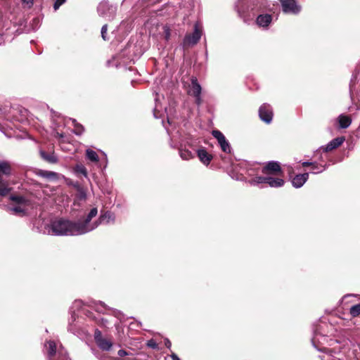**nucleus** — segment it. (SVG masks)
I'll list each match as a JSON object with an SVG mask.
<instances>
[{
  "mask_svg": "<svg viewBox=\"0 0 360 360\" xmlns=\"http://www.w3.org/2000/svg\"><path fill=\"white\" fill-rule=\"evenodd\" d=\"M76 222L64 219H58L45 228V232L54 236H78Z\"/></svg>",
  "mask_w": 360,
  "mask_h": 360,
  "instance_id": "nucleus-1",
  "label": "nucleus"
},
{
  "mask_svg": "<svg viewBox=\"0 0 360 360\" xmlns=\"http://www.w3.org/2000/svg\"><path fill=\"white\" fill-rule=\"evenodd\" d=\"M98 214L96 207L92 208L83 221L76 222V227L79 235L90 232L99 226L98 219L91 222V219Z\"/></svg>",
  "mask_w": 360,
  "mask_h": 360,
  "instance_id": "nucleus-2",
  "label": "nucleus"
},
{
  "mask_svg": "<svg viewBox=\"0 0 360 360\" xmlns=\"http://www.w3.org/2000/svg\"><path fill=\"white\" fill-rule=\"evenodd\" d=\"M45 348L50 360H70L63 346H58L53 340L47 341Z\"/></svg>",
  "mask_w": 360,
  "mask_h": 360,
  "instance_id": "nucleus-3",
  "label": "nucleus"
},
{
  "mask_svg": "<svg viewBox=\"0 0 360 360\" xmlns=\"http://www.w3.org/2000/svg\"><path fill=\"white\" fill-rule=\"evenodd\" d=\"M11 200L15 202V205L9 207L11 213L23 215L25 212L26 207L30 205V201L22 196L11 195Z\"/></svg>",
  "mask_w": 360,
  "mask_h": 360,
  "instance_id": "nucleus-4",
  "label": "nucleus"
},
{
  "mask_svg": "<svg viewBox=\"0 0 360 360\" xmlns=\"http://www.w3.org/2000/svg\"><path fill=\"white\" fill-rule=\"evenodd\" d=\"M202 35V27L200 23L196 22L194 26V31L192 34L185 36L184 39V46H193L200 40Z\"/></svg>",
  "mask_w": 360,
  "mask_h": 360,
  "instance_id": "nucleus-5",
  "label": "nucleus"
},
{
  "mask_svg": "<svg viewBox=\"0 0 360 360\" xmlns=\"http://www.w3.org/2000/svg\"><path fill=\"white\" fill-rule=\"evenodd\" d=\"M202 88L195 77H192L191 84L188 89V94L195 97L197 105H200L202 100L200 97Z\"/></svg>",
  "mask_w": 360,
  "mask_h": 360,
  "instance_id": "nucleus-6",
  "label": "nucleus"
},
{
  "mask_svg": "<svg viewBox=\"0 0 360 360\" xmlns=\"http://www.w3.org/2000/svg\"><path fill=\"white\" fill-rule=\"evenodd\" d=\"M282 4L283 11L286 13L297 14L300 11V6L295 0H280Z\"/></svg>",
  "mask_w": 360,
  "mask_h": 360,
  "instance_id": "nucleus-7",
  "label": "nucleus"
},
{
  "mask_svg": "<svg viewBox=\"0 0 360 360\" xmlns=\"http://www.w3.org/2000/svg\"><path fill=\"white\" fill-rule=\"evenodd\" d=\"M259 115L262 121L269 124L273 118V111L271 107L268 104H263L259 109Z\"/></svg>",
  "mask_w": 360,
  "mask_h": 360,
  "instance_id": "nucleus-8",
  "label": "nucleus"
},
{
  "mask_svg": "<svg viewBox=\"0 0 360 360\" xmlns=\"http://www.w3.org/2000/svg\"><path fill=\"white\" fill-rule=\"evenodd\" d=\"M212 135L215 139H217L221 150L224 152L227 153L231 152V146L221 131L218 130H214L212 131Z\"/></svg>",
  "mask_w": 360,
  "mask_h": 360,
  "instance_id": "nucleus-9",
  "label": "nucleus"
},
{
  "mask_svg": "<svg viewBox=\"0 0 360 360\" xmlns=\"http://www.w3.org/2000/svg\"><path fill=\"white\" fill-rule=\"evenodd\" d=\"M281 168L278 162L271 161L266 164L262 169V173L264 174H278L281 173Z\"/></svg>",
  "mask_w": 360,
  "mask_h": 360,
  "instance_id": "nucleus-10",
  "label": "nucleus"
},
{
  "mask_svg": "<svg viewBox=\"0 0 360 360\" xmlns=\"http://www.w3.org/2000/svg\"><path fill=\"white\" fill-rule=\"evenodd\" d=\"M309 178V173H304L296 175L292 179V184L295 188L302 187Z\"/></svg>",
  "mask_w": 360,
  "mask_h": 360,
  "instance_id": "nucleus-11",
  "label": "nucleus"
},
{
  "mask_svg": "<svg viewBox=\"0 0 360 360\" xmlns=\"http://www.w3.org/2000/svg\"><path fill=\"white\" fill-rule=\"evenodd\" d=\"M115 220V216L113 213L110 212H105L103 214H101L98 218L99 224H113Z\"/></svg>",
  "mask_w": 360,
  "mask_h": 360,
  "instance_id": "nucleus-12",
  "label": "nucleus"
},
{
  "mask_svg": "<svg viewBox=\"0 0 360 360\" xmlns=\"http://www.w3.org/2000/svg\"><path fill=\"white\" fill-rule=\"evenodd\" d=\"M344 141L345 138L342 136L334 139L326 145L323 150L326 152H328L335 148H337L343 143Z\"/></svg>",
  "mask_w": 360,
  "mask_h": 360,
  "instance_id": "nucleus-13",
  "label": "nucleus"
},
{
  "mask_svg": "<svg viewBox=\"0 0 360 360\" xmlns=\"http://www.w3.org/2000/svg\"><path fill=\"white\" fill-rule=\"evenodd\" d=\"M108 11L111 14H113L115 12V9L110 6L107 3L103 2L101 3L98 7V12L100 15L103 17H107L108 15L105 13V11ZM112 15H110L108 17L110 18Z\"/></svg>",
  "mask_w": 360,
  "mask_h": 360,
  "instance_id": "nucleus-14",
  "label": "nucleus"
},
{
  "mask_svg": "<svg viewBox=\"0 0 360 360\" xmlns=\"http://www.w3.org/2000/svg\"><path fill=\"white\" fill-rule=\"evenodd\" d=\"M198 156L200 161L206 165L210 164L212 158V155L208 154L205 149H199L198 150Z\"/></svg>",
  "mask_w": 360,
  "mask_h": 360,
  "instance_id": "nucleus-15",
  "label": "nucleus"
},
{
  "mask_svg": "<svg viewBox=\"0 0 360 360\" xmlns=\"http://www.w3.org/2000/svg\"><path fill=\"white\" fill-rule=\"evenodd\" d=\"M271 21V15H260L257 17L256 22L260 27H266Z\"/></svg>",
  "mask_w": 360,
  "mask_h": 360,
  "instance_id": "nucleus-16",
  "label": "nucleus"
},
{
  "mask_svg": "<svg viewBox=\"0 0 360 360\" xmlns=\"http://www.w3.org/2000/svg\"><path fill=\"white\" fill-rule=\"evenodd\" d=\"M266 184H268L271 187L278 188L283 186L284 181L281 178H274L267 176Z\"/></svg>",
  "mask_w": 360,
  "mask_h": 360,
  "instance_id": "nucleus-17",
  "label": "nucleus"
},
{
  "mask_svg": "<svg viewBox=\"0 0 360 360\" xmlns=\"http://www.w3.org/2000/svg\"><path fill=\"white\" fill-rule=\"evenodd\" d=\"M39 153H40L41 158L49 163H56L58 161V158H56V156L54 155L53 153H48L44 150H40Z\"/></svg>",
  "mask_w": 360,
  "mask_h": 360,
  "instance_id": "nucleus-18",
  "label": "nucleus"
},
{
  "mask_svg": "<svg viewBox=\"0 0 360 360\" xmlns=\"http://www.w3.org/2000/svg\"><path fill=\"white\" fill-rule=\"evenodd\" d=\"M338 122L340 128L346 129L352 123V120L349 116L340 115L338 117Z\"/></svg>",
  "mask_w": 360,
  "mask_h": 360,
  "instance_id": "nucleus-19",
  "label": "nucleus"
},
{
  "mask_svg": "<svg viewBox=\"0 0 360 360\" xmlns=\"http://www.w3.org/2000/svg\"><path fill=\"white\" fill-rule=\"evenodd\" d=\"M38 175L51 180H56L58 178V174L51 171L46 170H39L38 172Z\"/></svg>",
  "mask_w": 360,
  "mask_h": 360,
  "instance_id": "nucleus-20",
  "label": "nucleus"
},
{
  "mask_svg": "<svg viewBox=\"0 0 360 360\" xmlns=\"http://www.w3.org/2000/svg\"><path fill=\"white\" fill-rule=\"evenodd\" d=\"M96 344L101 349L105 351L110 350L112 345V342L110 340L105 338H102L101 340H98Z\"/></svg>",
  "mask_w": 360,
  "mask_h": 360,
  "instance_id": "nucleus-21",
  "label": "nucleus"
},
{
  "mask_svg": "<svg viewBox=\"0 0 360 360\" xmlns=\"http://www.w3.org/2000/svg\"><path fill=\"white\" fill-rule=\"evenodd\" d=\"M179 155L181 158L185 160H188L194 158V155L191 151L186 149H180Z\"/></svg>",
  "mask_w": 360,
  "mask_h": 360,
  "instance_id": "nucleus-22",
  "label": "nucleus"
},
{
  "mask_svg": "<svg viewBox=\"0 0 360 360\" xmlns=\"http://www.w3.org/2000/svg\"><path fill=\"white\" fill-rule=\"evenodd\" d=\"M86 158L89 160L94 162H97L98 161V156L94 150H93L91 149H87L86 150Z\"/></svg>",
  "mask_w": 360,
  "mask_h": 360,
  "instance_id": "nucleus-23",
  "label": "nucleus"
},
{
  "mask_svg": "<svg viewBox=\"0 0 360 360\" xmlns=\"http://www.w3.org/2000/svg\"><path fill=\"white\" fill-rule=\"evenodd\" d=\"M11 191V188L8 186L7 184L0 181V195L6 196Z\"/></svg>",
  "mask_w": 360,
  "mask_h": 360,
  "instance_id": "nucleus-24",
  "label": "nucleus"
},
{
  "mask_svg": "<svg viewBox=\"0 0 360 360\" xmlns=\"http://www.w3.org/2000/svg\"><path fill=\"white\" fill-rule=\"evenodd\" d=\"M349 314L352 317H356L360 315V304H357L351 307Z\"/></svg>",
  "mask_w": 360,
  "mask_h": 360,
  "instance_id": "nucleus-25",
  "label": "nucleus"
},
{
  "mask_svg": "<svg viewBox=\"0 0 360 360\" xmlns=\"http://www.w3.org/2000/svg\"><path fill=\"white\" fill-rule=\"evenodd\" d=\"M267 176H256L250 181L252 185L266 183Z\"/></svg>",
  "mask_w": 360,
  "mask_h": 360,
  "instance_id": "nucleus-26",
  "label": "nucleus"
},
{
  "mask_svg": "<svg viewBox=\"0 0 360 360\" xmlns=\"http://www.w3.org/2000/svg\"><path fill=\"white\" fill-rule=\"evenodd\" d=\"M311 167L312 169L314 170V172H313L314 174L321 173L326 168V166L319 165L316 162H313Z\"/></svg>",
  "mask_w": 360,
  "mask_h": 360,
  "instance_id": "nucleus-27",
  "label": "nucleus"
},
{
  "mask_svg": "<svg viewBox=\"0 0 360 360\" xmlns=\"http://www.w3.org/2000/svg\"><path fill=\"white\" fill-rule=\"evenodd\" d=\"M75 172L77 173L83 174L84 176H87L86 169L82 165H77L75 166Z\"/></svg>",
  "mask_w": 360,
  "mask_h": 360,
  "instance_id": "nucleus-28",
  "label": "nucleus"
},
{
  "mask_svg": "<svg viewBox=\"0 0 360 360\" xmlns=\"http://www.w3.org/2000/svg\"><path fill=\"white\" fill-rule=\"evenodd\" d=\"M77 198L79 200H85L86 198V192L82 188L79 189L77 194Z\"/></svg>",
  "mask_w": 360,
  "mask_h": 360,
  "instance_id": "nucleus-29",
  "label": "nucleus"
},
{
  "mask_svg": "<svg viewBox=\"0 0 360 360\" xmlns=\"http://www.w3.org/2000/svg\"><path fill=\"white\" fill-rule=\"evenodd\" d=\"M75 133L76 134L79 135V134H81L83 132L84 129H83V127L82 125H79L78 124H75Z\"/></svg>",
  "mask_w": 360,
  "mask_h": 360,
  "instance_id": "nucleus-30",
  "label": "nucleus"
},
{
  "mask_svg": "<svg viewBox=\"0 0 360 360\" xmlns=\"http://www.w3.org/2000/svg\"><path fill=\"white\" fill-rule=\"evenodd\" d=\"M94 338H95V341H96V342H98V340H101L102 338H103L102 337V335H101V331H100V330H95V333H94Z\"/></svg>",
  "mask_w": 360,
  "mask_h": 360,
  "instance_id": "nucleus-31",
  "label": "nucleus"
},
{
  "mask_svg": "<svg viewBox=\"0 0 360 360\" xmlns=\"http://www.w3.org/2000/svg\"><path fill=\"white\" fill-rule=\"evenodd\" d=\"M107 25H104L101 28V37L104 40H106V33H107Z\"/></svg>",
  "mask_w": 360,
  "mask_h": 360,
  "instance_id": "nucleus-32",
  "label": "nucleus"
},
{
  "mask_svg": "<svg viewBox=\"0 0 360 360\" xmlns=\"http://www.w3.org/2000/svg\"><path fill=\"white\" fill-rule=\"evenodd\" d=\"M163 29H164L165 37L166 40H169V39L170 37V30H169V27L167 26H165Z\"/></svg>",
  "mask_w": 360,
  "mask_h": 360,
  "instance_id": "nucleus-33",
  "label": "nucleus"
},
{
  "mask_svg": "<svg viewBox=\"0 0 360 360\" xmlns=\"http://www.w3.org/2000/svg\"><path fill=\"white\" fill-rule=\"evenodd\" d=\"M65 1V0H56L54 4V9L57 10Z\"/></svg>",
  "mask_w": 360,
  "mask_h": 360,
  "instance_id": "nucleus-34",
  "label": "nucleus"
},
{
  "mask_svg": "<svg viewBox=\"0 0 360 360\" xmlns=\"http://www.w3.org/2000/svg\"><path fill=\"white\" fill-rule=\"evenodd\" d=\"M23 4H25L27 7H31L33 4V0H21Z\"/></svg>",
  "mask_w": 360,
  "mask_h": 360,
  "instance_id": "nucleus-35",
  "label": "nucleus"
},
{
  "mask_svg": "<svg viewBox=\"0 0 360 360\" xmlns=\"http://www.w3.org/2000/svg\"><path fill=\"white\" fill-rule=\"evenodd\" d=\"M127 354H128L127 352L125 350H124V349H120L118 351V355L120 356H126Z\"/></svg>",
  "mask_w": 360,
  "mask_h": 360,
  "instance_id": "nucleus-36",
  "label": "nucleus"
},
{
  "mask_svg": "<svg viewBox=\"0 0 360 360\" xmlns=\"http://www.w3.org/2000/svg\"><path fill=\"white\" fill-rule=\"evenodd\" d=\"M170 359L172 360H181L178 356L176 354H175L174 353H172L170 356Z\"/></svg>",
  "mask_w": 360,
  "mask_h": 360,
  "instance_id": "nucleus-37",
  "label": "nucleus"
},
{
  "mask_svg": "<svg viewBox=\"0 0 360 360\" xmlns=\"http://www.w3.org/2000/svg\"><path fill=\"white\" fill-rule=\"evenodd\" d=\"M312 164H313V162H308V161L303 162L302 163V166H303V167L312 166Z\"/></svg>",
  "mask_w": 360,
  "mask_h": 360,
  "instance_id": "nucleus-38",
  "label": "nucleus"
},
{
  "mask_svg": "<svg viewBox=\"0 0 360 360\" xmlns=\"http://www.w3.org/2000/svg\"><path fill=\"white\" fill-rule=\"evenodd\" d=\"M171 345H172L171 342H170L168 339H167V340H165V346H166L167 348H170V347H171Z\"/></svg>",
  "mask_w": 360,
  "mask_h": 360,
  "instance_id": "nucleus-39",
  "label": "nucleus"
}]
</instances>
